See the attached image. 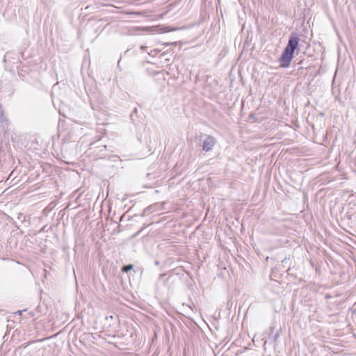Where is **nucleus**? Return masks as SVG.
Here are the masks:
<instances>
[{
    "mask_svg": "<svg viewBox=\"0 0 356 356\" xmlns=\"http://www.w3.org/2000/svg\"><path fill=\"white\" fill-rule=\"evenodd\" d=\"M154 264H155V265L158 266V265H159V261H156L154 262Z\"/></svg>",
    "mask_w": 356,
    "mask_h": 356,
    "instance_id": "2eb2a0df",
    "label": "nucleus"
},
{
    "mask_svg": "<svg viewBox=\"0 0 356 356\" xmlns=\"http://www.w3.org/2000/svg\"><path fill=\"white\" fill-rule=\"evenodd\" d=\"M159 52H160V50H159L158 49H152L149 52H148V54L149 56L154 57L156 55H157Z\"/></svg>",
    "mask_w": 356,
    "mask_h": 356,
    "instance_id": "39448f33",
    "label": "nucleus"
},
{
    "mask_svg": "<svg viewBox=\"0 0 356 356\" xmlns=\"http://www.w3.org/2000/svg\"><path fill=\"white\" fill-rule=\"evenodd\" d=\"M133 268V265L131 264H129V265H127V266H124V268H123V270L124 272H128L129 270H131V268Z\"/></svg>",
    "mask_w": 356,
    "mask_h": 356,
    "instance_id": "6e6552de",
    "label": "nucleus"
},
{
    "mask_svg": "<svg viewBox=\"0 0 356 356\" xmlns=\"http://www.w3.org/2000/svg\"><path fill=\"white\" fill-rule=\"evenodd\" d=\"M147 47L146 46H141L140 49L143 50V51H145Z\"/></svg>",
    "mask_w": 356,
    "mask_h": 356,
    "instance_id": "f8f14e48",
    "label": "nucleus"
},
{
    "mask_svg": "<svg viewBox=\"0 0 356 356\" xmlns=\"http://www.w3.org/2000/svg\"><path fill=\"white\" fill-rule=\"evenodd\" d=\"M148 211V209L147 208L146 209L144 210L143 211V216H145V213L146 211Z\"/></svg>",
    "mask_w": 356,
    "mask_h": 356,
    "instance_id": "4468645a",
    "label": "nucleus"
},
{
    "mask_svg": "<svg viewBox=\"0 0 356 356\" xmlns=\"http://www.w3.org/2000/svg\"><path fill=\"white\" fill-rule=\"evenodd\" d=\"M164 275H165V274H161L159 276H160V277H163Z\"/></svg>",
    "mask_w": 356,
    "mask_h": 356,
    "instance_id": "f3484780",
    "label": "nucleus"
},
{
    "mask_svg": "<svg viewBox=\"0 0 356 356\" xmlns=\"http://www.w3.org/2000/svg\"><path fill=\"white\" fill-rule=\"evenodd\" d=\"M95 144V143H90V146H93Z\"/></svg>",
    "mask_w": 356,
    "mask_h": 356,
    "instance_id": "dca6fc26",
    "label": "nucleus"
},
{
    "mask_svg": "<svg viewBox=\"0 0 356 356\" xmlns=\"http://www.w3.org/2000/svg\"><path fill=\"white\" fill-rule=\"evenodd\" d=\"M300 38L297 33L293 32L291 33L288 43L284 48L280 58V66L282 67H287L289 66L291 60L293 58L295 50L298 47Z\"/></svg>",
    "mask_w": 356,
    "mask_h": 356,
    "instance_id": "f257e3e1",
    "label": "nucleus"
},
{
    "mask_svg": "<svg viewBox=\"0 0 356 356\" xmlns=\"http://www.w3.org/2000/svg\"><path fill=\"white\" fill-rule=\"evenodd\" d=\"M35 315V312L33 311H31V312H29L26 316V318H32V317H34Z\"/></svg>",
    "mask_w": 356,
    "mask_h": 356,
    "instance_id": "0eeeda50",
    "label": "nucleus"
},
{
    "mask_svg": "<svg viewBox=\"0 0 356 356\" xmlns=\"http://www.w3.org/2000/svg\"><path fill=\"white\" fill-rule=\"evenodd\" d=\"M137 111H138L137 108H135L134 109V111H133L132 113L131 114V116H132L133 113H137Z\"/></svg>",
    "mask_w": 356,
    "mask_h": 356,
    "instance_id": "9d476101",
    "label": "nucleus"
},
{
    "mask_svg": "<svg viewBox=\"0 0 356 356\" xmlns=\"http://www.w3.org/2000/svg\"><path fill=\"white\" fill-rule=\"evenodd\" d=\"M25 312H26V309L18 310L16 312H15V314H17L19 316H21L22 314V313Z\"/></svg>",
    "mask_w": 356,
    "mask_h": 356,
    "instance_id": "1a4fd4ad",
    "label": "nucleus"
},
{
    "mask_svg": "<svg viewBox=\"0 0 356 356\" xmlns=\"http://www.w3.org/2000/svg\"><path fill=\"white\" fill-rule=\"evenodd\" d=\"M218 1V5H217V11L220 13V15L222 17V10L220 6V0Z\"/></svg>",
    "mask_w": 356,
    "mask_h": 356,
    "instance_id": "423d86ee",
    "label": "nucleus"
},
{
    "mask_svg": "<svg viewBox=\"0 0 356 356\" xmlns=\"http://www.w3.org/2000/svg\"><path fill=\"white\" fill-rule=\"evenodd\" d=\"M113 158H118L117 156H113Z\"/></svg>",
    "mask_w": 356,
    "mask_h": 356,
    "instance_id": "a211bd4d",
    "label": "nucleus"
},
{
    "mask_svg": "<svg viewBox=\"0 0 356 356\" xmlns=\"http://www.w3.org/2000/svg\"><path fill=\"white\" fill-rule=\"evenodd\" d=\"M215 356H222V353H220V352H218V353L215 354Z\"/></svg>",
    "mask_w": 356,
    "mask_h": 356,
    "instance_id": "ddd939ff",
    "label": "nucleus"
},
{
    "mask_svg": "<svg viewBox=\"0 0 356 356\" xmlns=\"http://www.w3.org/2000/svg\"><path fill=\"white\" fill-rule=\"evenodd\" d=\"M198 145L204 152H209L212 149L216 144V139L209 135L201 134L197 138Z\"/></svg>",
    "mask_w": 356,
    "mask_h": 356,
    "instance_id": "f03ea898",
    "label": "nucleus"
},
{
    "mask_svg": "<svg viewBox=\"0 0 356 356\" xmlns=\"http://www.w3.org/2000/svg\"><path fill=\"white\" fill-rule=\"evenodd\" d=\"M0 124L1 127H8L9 124L8 120L5 116L4 111L1 106H0Z\"/></svg>",
    "mask_w": 356,
    "mask_h": 356,
    "instance_id": "7ed1b4c3",
    "label": "nucleus"
},
{
    "mask_svg": "<svg viewBox=\"0 0 356 356\" xmlns=\"http://www.w3.org/2000/svg\"><path fill=\"white\" fill-rule=\"evenodd\" d=\"M99 147L101 148L100 149V152H102L103 151H105L106 149V145H101ZM98 156L101 159H104V158L106 157V154H104V153H100Z\"/></svg>",
    "mask_w": 356,
    "mask_h": 356,
    "instance_id": "20e7f679",
    "label": "nucleus"
},
{
    "mask_svg": "<svg viewBox=\"0 0 356 356\" xmlns=\"http://www.w3.org/2000/svg\"><path fill=\"white\" fill-rule=\"evenodd\" d=\"M216 238H218L219 241H220V234H218V232L216 233Z\"/></svg>",
    "mask_w": 356,
    "mask_h": 356,
    "instance_id": "9b49d317",
    "label": "nucleus"
}]
</instances>
